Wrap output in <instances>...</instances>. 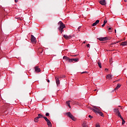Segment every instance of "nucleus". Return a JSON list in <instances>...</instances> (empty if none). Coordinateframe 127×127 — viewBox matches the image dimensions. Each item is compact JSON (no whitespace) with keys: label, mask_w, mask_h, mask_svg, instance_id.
Returning <instances> with one entry per match:
<instances>
[{"label":"nucleus","mask_w":127,"mask_h":127,"mask_svg":"<svg viewBox=\"0 0 127 127\" xmlns=\"http://www.w3.org/2000/svg\"><path fill=\"white\" fill-rule=\"evenodd\" d=\"M59 24H60L59 30L61 32V34H62L64 32L63 29L65 28V26L62 21H60L59 22Z\"/></svg>","instance_id":"1"},{"label":"nucleus","mask_w":127,"mask_h":127,"mask_svg":"<svg viewBox=\"0 0 127 127\" xmlns=\"http://www.w3.org/2000/svg\"><path fill=\"white\" fill-rule=\"evenodd\" d=\"M66 115L69 118H70L72 121H75V117L70 113V112H68L66 113Z\"/></svg>","instance_id":"2"},{"label":"nucleus","mask_w":127,"mask_h":127,"mask_svg":"<svg viewBox=\"0 0 127 127\" xmlns=\"http://www.w3.org/2000/svg\"><path fill=\"white\" fill-rule=\"evenodd\" d=\"M31 41L32 43H36V38L33 35H31Z\"/></svg>","instance_id":"3"},{"label":"nucleus","mask_w":127,"mask_h":127,"mask_svg":"<svg viewBox=\"0 0 127 127\" xmlns=\"http://www.w3.org/2000/svg\"><path fill=\"white\" fill-rule=\"evenodd\" d=\"M98 39L100 41H106L108 40V38L107 37H100L98 38Z\"/></svg>","instance_id":"4"},{"label":"nucleus","mask_w":127,"mask_h":127,"mask_svg":"<svg viewBox=\"0 0 127 127\" xmlns=\"http://www.w3.org/2000/svg\"><path fill=\"white\" fill-rule=\"evenodd\" d=\"M64 38L66 40H69L72 38V36L71 35H64Z\"/></svg>","instance_id":"5"},{"label":"nucleus","mask_w":127,"mask_h":127,"mask_svg":"<svg viewBox=\"0 0 127 127\" xmlns=\"http://www.w3.org/2000/svg\"><path fill=\"white\" fill-rule=\"evenodd\" d=\"M94 108H95L96 110L93 108H90L91 110H92L94 112L98 113V110L99 108H96V107H94Z\"/></svg>","instance_id":"6"},{"label":"nucleus","mask_w":127,"mask_h":127,"mask_svg":"<svg viewBox=\"0 0 127 127\" xmlns=\"http://www.w3.org/2000/svg\"><path fill=\"white\" fill-rule=\"evenodd\" d=\"M59 78H60V77H55L56 82V84H57L58 86V85L60 83V80H59Z\"/></svg>","instance_id":"7"},{"label":"nucleus","mask_w":127,"mask_h":127,"mask_svg":"<svg viewBox=\"0 0 127 127\" xmlns=\"http://www.w3.org/2000/svg\"><path fill=\"white\" fill-rule=\"evenodd\" d=\"M35 72H37V73H39V72H41V69L40 68H39L38 66H36L34 67Z\"/></svg>","instance_id":"8"},{"label":"nucleus","mask_w":127,"mask_h":127,"mask_svg":"<svg viewBox=\"0 0 127 127\" xmlns=\"http://www.w3.org/2000/svg\"><path fill=\"white\" fill-rule=\"evenodd\" d=\"M99 2L102 5H105L106 4V2L105 0H101Z\"/></svg>","instance_id":"9"},{"label":"nucleus","mask_w":127,"mask_h":127,"mask_svg":"<svg viewBox=\"0 0 127 127\" xmlns=\"http://www.w3.org/2000/svg\"><path fill=\"white\" fill-rule=\"evenodd\" d=\"M47 125L48 126V127H52V124H51V122L50 120H48L47 122Z\"/></svg>","instance_id":"10"},{"label":"nucleus","mask_w":127,"mask_h":127,"mask_svg":"<svg viewBox=\"0 0 127 127\" xmlns=\"http://www.w3.org/2000/svg\"><path fill=\"white\" fill-rule=\"evenodd\" d=\"M121 46H126L127 45V41H124L120 44Z\"/></svg>","instance_id":"11"},{"label":"nucleus","mask_w":127,"mask_h":127,"mask_svg":"<svg viewBox=\"0 0 127 127\" xmlns=\"http://www.w3.org/2000/svg\"><path fill=\"white\" fill-rule=\"evenodd\" d=\"M113 78V75L110 74H108L106 76V79H110Z\"/></svg>","instance_id":"12"},{"label":"nucleus","mask_w":127,"mask_h":127,"mask_svg":"<svg viewBox=\"0 0 127 127\" xmlns=\"http://www.w3.org/2000/svg\"><path fill=\"white\" fill-rule=\"evenodd\" d=\"M121 87V84H120V83H118V84H117V87L115 88V90H118V89H119Z\"/></svg>","instance_id":"13"},{"label":"nucleus","mask_w":127,"mask_h":127,"mask_svg":"<svg viewBox=\"0 0 127 127\" xmlns=\"http://www.w3.org/2000/svg\"><path fill=\"white\" fill-rule=\"evenodd\" d=\"M72 59V62H77L79 61V59L78 58Z\"/></svg>","instance_id":"14"},{"label":"nucleus","mask_w":127,"mask_h":127,"mask_svg":"<svg viewBox=\"0 0 127 127\" xmlns=\"http://www.w3.org/2000/svg\"><path fill=\"white\" fill-rule=\"evenodd\" d=\"M116 115H118L119 118H121V119H123V117H122L121 114L120 112L118 113H117V114H116Z\"/></svg>","instance_id":"15"},{"label":"nucleus","mask_w":127,"mask_h":127,"mask_svg":"<svg viewBox=\"0 0 127 127\" xmlns=\"http://www.w3.org/2000/svg\"><path fill=\"white\" fill-rule=\"evenodd\" d=\"M82 127H88V125L85 123H83Z\"/></svg>","instance_id":"16"},{"label":"nucleus","mask_w":127,"mask_h":127,"mask_svg":"<svg viewBox=\"0 0 127 127\" xmlns=\"http://www.w3.org/2000/svg\"><path fill=\"white\" fill-rule=\"evenodd\" d=\"M63 59H64L65 61H68L69 58L66 57V56H64L63 58Z\"/></svg>","instance_id":"17"},{"label":"nucleus","mask_w":127,"mask_h":127,"mask_svg":"<svg viewBox=\"0 0 127 127\" xmlns=\"http://www.w3.org/2000/svg\"><path fill=\"white\" fill-rule=\"evenodd\" d=\"M38 115H39V118H40V119H43L44 118V117L41 114H38Z\"/></svg>","instance_id":"18"},{"label":"nucleus","mask_w":127,"mask_h":127,"mask_svg":"<svg viewBox=\"0 0 127 127\" xmlns=\"http://www.w3.org/2000/svg\"><path fill=\"white\" fill-rule=\"evenodd\" d=\"M70 102V101H67V102H66V104H67L68 106L70 108H71V106H70V103H69Z\"/></svg>","instance_id":"19"},{"label":"nucleus","mask_w":127,"mask_h":127,"mask_svg":"<svg viewBox=\"0 0 127 127\" xmlns=\"http://www.w3.org/2000/svg\"><path fill=\"white\" fill-rule=\"evenodd\" d=\"M98 64L100 68H102V64L100 62L98 63Z\"/></svg>","instance_id":"20"},{"label":"nucleus","mask_w":127,"mask_h":127,"mask_svg":"<svg viewBox=\"0 0 127 127\" xmlns=\"http://www.w3.org/2000/svg\"><path fill=\"white\" fill-rule=\"evenodd\" d=\"M115 112L116 113V115H117V114H118L120 111H119L118 109H115Z\"/></svg>","instance_id":"21"},{"label":"nucleus","mask_w":127,"mask_h":127,"mask_svg":"<svg viewBox=\"0 0 127 127\" xmlns=\"http://www.w3.org/2000/svg\"><path fill=\"white\" fill-rule=\"evenodd\" d=\"M121 120H122V125H124V124L126 123L125 121L124 120L123 118H122V119H121Z\"/></svg>","instance_id":"22"},{"label":"nucleus","mask_w":127,"mask_h":127,"mask_svg":"<svg viewBox=\"0 0 127 127\" xmlns=\"http://www.w3.org/2000/svg\"><path fill=\"white\" fill-rule=\"evenodd\" d=\"M43 119H44L46 122L49 121V120L46 117H44Z\"/></svg>","instance_id":"23"},{"label":"nucleus","mask_w":127,"mask_h":127,"mask_svg":"<svg viewBox=\"0 0 127 127\" xmlns=\"http://www.w3.org/2000/svg\"><path fill=\"white\" fill-rule=\"evenodd\" d=\"M38 121H39V120H38L37 118H34V122H35V123H38Z\"/></svg>","instance_id":"24"},{"label":"nucleus","mask_w":127,"mask_h":127,"mask_svg":"<svg viewBox=\"0 0 127 127\" xmlns=\"http://www.w3.org/2000/svg\"><path fill=\"white\" fill-rule=\"evenodd\" d=\"M108 31L110 33H112L113 32V30H112L111 28H109Z\"/></svg>","instance_id":"25"},{"label":"nucleus","mask_w":127,"mask_h":127,"mask_svg":"<svg viewBox=\"0 0 127 127\" xmlns=\"http://www.w3.org/2000/svg\"><path fill=\"white\" fill-rule=\"evenodd\" d=\"M67 61H68L69 63L73 62V61H72V59H69V58H68V60Z\"/></svg>","instance_id":"26"},{"label":"nucleus","mask_w":127,"mask_h":127,"mask_svg":"<svg viewBox=\"0 0 127 127\" xmlns=\"http://www.w3.org/2000/svg\"><path fill=\"white\" fill-rule=\"evenodd\" d=\"M97 23L95 22L92 24V26L93 27L96 26L97 25Z\"/></svg>","instance_id":"27"},{"label":"nucleus","mask_w":127,"mask_h":127,"mask_svg":"<svg viewBox=\"0 0 127 127\" xmlns=\"http://www.w3.org/2000/svg\"><path fill=\"white\" fill-rule=\"evenodd\" d=\"M97 113H98L100 116H103V112H98Z\"/></svg>","instance_id":"28"},{"label":"nucleus","mask_w":127,"mask_h":127,"mask_svg":"<svg viewBox=\"0 0 127 127\" xmlns=\"http://www.w3.org/2000/svg\"><path fill=\"white\" fill-rule=\"evenodd\" d=\"M15 18L19 19V20H22V19L20 17H15Z\"/></svg>","instance_id":"29"},{"label":"nucleus","mask_w":127,"mask_h":127,"mask_svg":"<svg viewBox=\"0 0 127 127\" xmlns=\"http://www.w3.org/2000/svg\"><path fill=\"white\" fill-rule=\"evenodd\" d=\"M50 116V114H49V113H47L46 114V116L48 117V116Z\"/></svg>","instance_id":"30"},{"label":"nucleus","mask_w":127,"mask_h":127,"mask_svg":"<svg viewBox=\"0 0 127 127\" xmlns=\"http://www.w3.org/2000/svg\"><path fill=\"white\" fill-rule=\"evenodd\" d=\"M95 22L97 23V24H98V23H99V22H100V20H97L95 21Z\"/></svg>","instance_id":"31"},{"label":"nucleus","mask_w":127,"mask_h":127,"mask_svg":"<svg viewBox=\"0 0 127 127\" xmlns=\"http://www.w3.org/2000/svg\"><path fill=\"white\" fill-rule=\"evenodd\" d=\"M107 20H105L104 21V24H106V23H107Z\"/></svg>","instance_id":"32"},{"label":"nucleus","mask_w":127,"mask_h":127,"mask_svg":"<svg viewBox=\"0 0 127 127\" xmlns=\"http://www.w3.org/2000/svg\"><path fill=\"white\" fill-rule=\"evenodd\" d=\"M117 44V42H114L112 43L111 44V45H114V44Z\"/></svg>","instance_id":"33"},{"label":"nucleus","mask_w":127,"mask_h":127,"mask_svg":"<svg viewBox=\"0 0 127 127\" xmlns=\"http://www.w3.org/2000/svg\"><path fill=\"white\" fill-rule=\"evenodd\" d=\"M88 117L90 118V119H93V117L92 116H91V115H89Z\"/></svg>","instance_id":"34"},{"label":"nucleus","mask_w":127,"mask_h":127,"mask_svg":"<svg viewBox=\"0 0 127 127\" xmlns=\"http://www.w3.org/2000/svg\"><path fill=\"white\" fill-rule=\"evenodd\" d=\"M84 73H88L87 71H84L82 72V74H84Z\"/></svg>","instance_id":"35"},{"label":"nucleus","mask_w":127,"mask_h":127,"mask_svg":"<svg viewBox=\"0 0 127 127\" xmlns=\"http://www.w3.org/2000/svg\"><path fill=\"white\" fill-rule=\"evenodd\" d=\"M81 26H79L78 28H77V30H79L81 29Z\"/></svg>","instance_id":"36"},{"label":"nucleus","mask_w":127,"mask_h":127,"mask_svg":"<svg viewBox=\"0 0 127 127\" xmlns=\"http://www.w3.org/2000/svg\"><path fill=\"white\" fill-rule=\"evenodd\" d=\"M90 46V45L89 44H88L87 45V47L88 48H89Z\"/></svg>","instance_id":"37"},{"label":"nucleus","mask_w":127,"mask_h":127,"mask_svg":"<svg viewBox=\"0 0 127 127\" xmlns=\"http://www.w3.org/2000/svg\"><path fill=\"white\" fill-rule=\"evenodd\" d=\"M37 119L39 120L40 119L39 115H38V116L36 118Z\"/></svg>","instance_id":"38"},{"label":"nucleus","mask_w":127,"mask_h":127,"mask_svg":"<svg viewBox=\"0 0 127 127\" xmlns=\"http://www.w3.org/2000/svg\"><path fill=\"white\" fill-rule=\"evenodd\" d=\"M96 127H100V125L97 124Z\"/></svg>","instance_id":"39"},{"label":"nucleus","mask_w":127,"mask_h":127,"mask_svg":"<svg viewBox=\"0 0 127 127\" xmlns=\"http://www.w3.org/2000/svg\"><path fill=\"white\" fill-rule=\"evenodd\" d=\"M105 24L103 23V24L102 25V27L103 28L105 26Z\"/></svg>","instance_id":"40"},{"label":"nucleus","mask_w":127,"mask_h":127,"mask_svg":"<svg viewBox=\"0 0 127 127\" xmlns=\"http://www.w3.org/2000/svg\"><path fill=\"white\" fill-rule=\"evenodd\" d=\"M121 42V41H117L116 42H117V43H120Z\"/></svg>","instance_id":"41"},{"label":"nucleus","mask_w":127,"mask_h":127,"mask_svg":"<svg viewBox=\"0 0 127 127\" xmlns=\"http://www.w3.org/2000/svg\"><path fill=\"white\" fill-rule=\"evenodd\" d=\"M15 2H17L18 1V0H14Z\"/></svg>","instance_id":"42"},{"label":"nucleus","mask_w":127,"mask_h":127,"mask_svg":"<svg viewBox=\"0 0 127 127\" xmlns=\"http://www.w3.org/2000/svg\"><path fill=\"white\" fill-rule=\"evenodd\" d=\"M47 82H48V83H50V80H47Z\"/></svg>","instance_id":"43"},{"label":"nucleus","mask_w":127,"mask_h":127,"mask_svg":"<svg viewBox=\"0 0 127 127\" xmlns=\"http://www.w3.org/2000/svg\"><path fill=\"white\" fill-rule=\"evenodd\" d=\"M105 71H108V68H105Z\"/></svg>","instance_id":"44"},{"label":"nucleus","mask_w":127,"mask_h":127,"mask_svg":"<svg viewBox=\"0 0 127 127\" xmlns=\"http://www.w3.org/2000/svg\"><path fill=\"white\" fill-rule=\"evenodd\" d=\"M83 44H86V41H84V42H83Z\"/></svg>","instance_id":"45"},{"label":"nucleus","mask_w":127,"mask_h":127,"mask_svg":"<svg viewBox=\"0 0 127 127\" xmlns=\"http://www.w3.org/2000/svg\"><path fill=\"white\" fill-rule=\"evenodd\" d=\"M124 1L127 2V0H124Z\"/></svg>","instance_id":"46"},{"label":"nucleus","mask_w":127,"mask_h":127,"mask_svg":"<svg viewBox=\"0 0 127 127\" xmlns=\"http://www.w3.org/2000/svg\"><path fill=\"white\" fill-rule=\"evenodd\" d=\"M115 33H116V29L115 30Z\"/></svg>","instance_id":"47"},{"label":"nucleus","mask_w":127,"mask_h":127,"mask_svg":"<svg viewBox=\"0 0 127 127\" xmlns=\"http://www.w3.org/2000/svg\"><path fill=\"white\" fill-rule=\"evenodd\" d=\"M74 57H76V55H75V56H74Z\"/></svg>","instance_id":"48"},{"label":"nucleus","mask_w":127,"mask_h":127,"mask_svg":"<svg viewBox=\"0 0 127 127\" xmlns=\"http://www.w3.org/2000/svg\"><path fill=\"white\" fill-rule=\"evenodd\" d=\"M116 81H114V82L115 83Z\"/></svg>","instance_id":"49"}]
</instances>
